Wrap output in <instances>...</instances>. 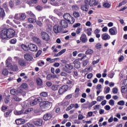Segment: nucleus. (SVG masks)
<instances>
[{
	"label": "nucleus",
	"mask_w": 127,
	"mask_h": 127,
	"mask_svg": "<svg viewBox=\"0 0 127 127\" xmlns=\"http://www.w3.org/2000/svg\"><path fill=\"white\" fill-rule=\"evenodd\" d=\"M12 61V59L10 57H8V59L6 61V67L8 68V70H11V71H14V72H16L18 71V67L17 65L15 64H14L11 65L10 62Z\"/></svg>",
	"instance_id": "obj_1"
},
{
	"label": "nucleus",
	"mask_w": 127,
	"mask_h": 127,
	"mask_svg": "<svg viewBox=\"0 0 127 127\" xmlns=\"http://www.w3.org/2000/svg\"><path fill=\"white\" fill-rule=\"evenodd\" d=\"M14 19L19 21H24L26 18V14L25 13H16L14 16Z\"/></svg>",
	"instance_id": "obj_2"
},
{
	"label": "nucleus",
	"mask_w": 127,
	"mask_h": 127,
	"mask_svg": "<svg viewBox=\"0 0 127 127\" xmlns=\"http://www.w3.org/2000/svg\"><path fill=\"white\" fill-rule=\"evenodd\" d=\"M63 17L65 20H66L68 22V23H70V24H73L74 22H75V19L74 17H72L70 14L66 13H65L63 15Z\"/></svg>",
	"instance_id": "obj_3"
},
{
	"label": "nucleus",
	"mask_w": 127,
	"mask_h": 127,
	"mask_svg": "<svg viewBox=\"0 0 127 127\" xmlns=\"http://www.w3.org/2000/svg\"><path fill=\"white\" fill-rule=\"evenodd\" d=\"M33 111V109L32 108H29L25 110L24 112H23V109H22L20 111H17L16 110L14 111V115L16 116H20V115H27L28 113H30V112H32Z\"/></svg>",
	"instance_id": "obj_4"
},
{
	"label": "nucleus",
	"mask_w": 127,
	"mask_h": 127,
	"mask_svg": "<svg viewBox=\"0 0 127 127\" xmlns=\"http://www.w3.org/2000/svg\"><path fill=\"white\" fill-rule=\"evenodd\" d=\"M0 39L2 40V41L7 39L6 29H3V30H0Z\"/></svg>",
	"instance_id": "obj_5"
},
{
	"label": "nucleus",
	"mask_w": 127,
	"mask_h": 127,
	"mask_svg": "<svg viewBox=\"0 0 127 127\" xmlns=\"http://www.w3.org/2000/svg\"><path fill=\"white\" fill-rule=\"evenodd\" d=\"M63 70L68 74H71V70H73V65L71 64H66L64 65V67L63 68Z\"/></svg>",
	"instance_id": "obj_6"
},
{
	"label": "nucleus",
	"mask_w": 127,
	"mask_h": 127,
	"mask_svg": "<svg viewBox=\"0 0 127 127\" xmlns=\"http://www.w3.org/2000/svg\"><path fill=\"white\" fill-rule=\"evenodd\" d=\"M6 32L7 38H12L15 35V31L12 29H6Z\"/></svg>",
	"instance_id": "obj_7"
},
{
	"label": "nucleus",
	"mask_w": 127,
	"mask_h": 127,
	"mask_svg": "<svg viewBox=\"0 0 127 127\" xmlns=\"http://www.w3.org/2000/svg\"><path fill=\"white\" fill-rule=\"evenodd\" d=\"M69 89V86L67 85L62 86L59 90L58 93L60 95H63L65 92H67Z\"/></svg>",
	"instance_id": "obj_8"
},
{
	"label": "nucleus",
	"mask_w": 127,
	"mask_h": 127,
	"mask_svg": "<svg viewBox=\"0 0 127 127\" xmlns=\"http://www.w3.org/2000/svg\"><path fill=\"white\" fill-rule=\"evenodd\" d=\"M41 36L42 39L45 40V41H48V40L50 39V37L49 36V35L46 32H41Z\"/></svg>",
	"instance_id": "obj_9"
},
{
	"label": "nucleus",
	"mask_w": 127,
	"mask_h": 127,
	"mask_svg": "<svg viewBox=\"0 0 127 127\" xmlns=\"http://www.w3.org/2000/svg\"><path fill=\"white\" fill-rule=\"evenodd\" d=\"M40 106L42 109H47V108L50 107V103L48 101H41Z\"/></svg>",
	"instance_id": "obj_10"
},
{
	"label": "nucleus",
	"mask_w": 127,
	"mask_h": 127,
	"mask_svg": "<svg viewBox=\"0 0 127 127\" xmlns=\"http://www.w3.org/2000/svg\"><path fill=\"white\" fill-rule=\"evenodd\" d=\"M53 30L55 33H60V32L62 31V27H61V26L55 25L54 26Z\"/></svg>",
	"instance_id": "obj_11"
},
{
	"label": "nucleus",
	"mask_w": 127,
	"mask_h": 127,
	"mask_svg": "<svg viewBox=\"0 0 127 127\" xmlns=\"http://www.w3.org/2000/svg\"><path fill=\"white\" fill-rule=\"evenodd\" d=\"M42 102V99L41 98H37L35 99L33 101H31L30 104L31 106H35V105H37L38 103Z\"/></svg>",
	"instance_id": "obj_12"
},
{
	"label": "nucleus",
	"mask_w": 127,
	"mask_h": 127,
	"mask_svg": "<svg viewBox=\"0 0 127 127\" xmlns=\"http://www.w3.org/2000/svg\"><path fill=\"white\" fill-rule=\"evenodd\" d=\"M30 51L36 52L37 51V46L33 44H30L28 46Z\"/></svg>",
	"instance_id": "obj_13"
},
{
	"label": "nucleus",
	"mask_w": 127,
	"mask_h": 127,
	"mask_svg": "<svg viewBox=\"0 0 127 127\" xmlns=\"http://www.w3.org/2000/svg\"><path fill=\"white\" fill-rule=\"evenodd\" d=\"M109 31L111 35H117V34L118 33V30L116 27H113L110 28Z\"/></svg>",
	"instance_id": "obj_14"
},
{
	"label": "nucleus",
	"mask_w": 127,
	"mask_h": 127,
	"mask_svg": "<svg viewBox=\"0 0 127 127\" xmlns=\"http://www.w3.org/2000/svg\"><path fill=\"white\" fill-rule=\"evenodd\" d=\"M80 40L82 42V43H86L88 41V38H87V35L85 34H81L80 38Z\"/></svg>",
	"instance_id": "obj_15"
},
{
	"label": "nucleus",
	"mask_w": 127,
	"mask_h": 127,
	"mask_svg": "<svg viewBox=\"0 0 127 127\" xmlns=\"http://www.w3.org/2000/svg\"><path fill=\"white\" fill-rule=\"evenodd\" d=\"M60 25L61 26V27L63 28H67V27H68V23H67L66 22V21L64 20H62L60 22Z\"/></svg>",
	"instance_id": "obj_16"
},
{
	"label": "nucleus",
	"mask_w": 127,
	"mask_h": 127,
	"mask_svg": "<svg viewBox=\"0 0 127 127\" xmlns=\"http://www.w3.org/2000/svg\"><path fill=\"white\" fill-rule=\"evenodd\" d=\"M73 64L76 69H79L80 67H81V63H80V61L78 59L74 61Z\"/></svg>",
	"instance_id": "obj_17"
},
{
	"label": "nucleus",
	"mask_w": 127,
	"mask_h": 127,
	"mask_svg": "<svg viewBox=\"0 0 127 127\" xmlns=\"http://www.w3.org/2000/svg\"><path fill=\"white\" fill-rule=\"evenodd\" d=\"M42 123L43 121L41 119H37L34 121V124L37 127H41V126H42Z\"/></svg>",
	"instance_id": "obj_18"
},
{
	"label": "nucleus",
	"mask_w": 127,
	"mask_h": 127,
	"mask_svg": "<svg viewBox=\"0 0 127 127\" xmlns=\"http://www.w3.org/2000/svg\"><path fill=\"white\" fill-rule=\"evenodd\" d=\"M15 122L17 125H23V124H25V120H24V119H16Z\"/></svg>",
	"instance_id": "obj_19"
},
{
	"label": "nucleus",
	"mask_w": 127,
	"mask_h": 127,
	"mask_svg": "<svg viewBox=\"0 0 127 127\" xmlns=\"http://www.w3.org/2000/svg\"><path fill=\"white\" fill-rule=\"evenodd\" d=\"M24 59L27 61H31V60L33 59V58L31 55L29 54H26L24 55Z\"/></svg>",
	"instance_id": "obj_20"
},
{
	"label": "nucleus",
	"mask_w": 127,
	"mask_h": 127,
	"mask_svg": "<svg viewBox=\"0 0 127 127\" xmlns=\"http://www.w3.org/2000/svg\"><path fill=\"white\" fill-rule=\"evenodd\" d=\"M51 118H52V115L50 113H47L44 116V121H48V120H50Z\"/></svg>",
	"instance_id": "obj_21"
},
{
	"label": "nucleus",
	"mask_w": 127,
	"mask_h": 127,
	"mask_svg": "<svg viewBox=\"0 0 127 127\" xmlns=\"http://www.w3.org/2000/svg\"><path fill=\"white\" fill-rule=\"evenodd\" d=\"M102 38L103 40H109V39H111V36L110 35L105 33L102 35Z\"/></svg>",
	"instance_id": "obj_22"
},
{
	"label": "nucleus",
	"mask_w": 127,
	"mask_h": 127,
	"mask_svg": "<svg viewBox=\"0 0 127 127\" xmlns=\"http://www.w3.org/2000/svg\"><path fill=\"white\" fill-rule=\"evenodd\" d=\"M18 64L22 67H25L26 66V62L24 60L21 59L18 61Z\"/></svg>",
	"instance_id": "obj_23"
},
{
	"label": "nucleus",
	"mask_w": 127,
	"mask_h": 127,
	"mask_svg": "<svg viewBox=\"0 0 127 127\" xmlns=\"http://www.w3.org/2000/svg\"><path fill=\"white\" fill-rule=\"evenodd\" d=\"M99 3L98 1H96V0H90L89 1V5L90 6H94L95 5H97Z\"/></svg>",
	"instance_id": "obj_24"
},
{
	"label": "nucleus",
	"mask_w": 127,
	"mask_h": 127,
	"mask_svg": "<svg viewBox=\"0 0 127 127\" xmlns=\"http://www.w3.org/2000/svg\"><path fill=\"white\" fill-rule=\"evenodd\" d=\"M33 41H34V42L36 43V44H38L39 45H40V43H41V41L40 40V39L37 37H33Z\"/></svg>",
	"instance_id": "obj_25"
},
{
	"label": "nucleus",
	"mask_w": 127,
	"mask_h": 127,
	"mask_svg": "<svg viewBox=\"0 0 127 127\" xmlns=\"http://www.w3.org/2000/svg\"><path fill=\"white\" fill-rule=\"evenodd\" d=\"M12 100H14L15 102H20V101H21L22 99L18 97V95L16 94L13 96Z\"/></svg>",
	"instance_id": "obj_26"
},
{
	"label": "nucleus",
	"mask_w": 127,
	"mask_h": 127,
	"mask_svg": "<svg viewBox=\"0 0 127 127\" xmlns=\"http://www.w3.org/2000/svg\"><path fill=\"white\" fill-rule=\"evenodd\" d=\"M65 52H66V49H64L62 50L60 52H59L57 55H56V56L57 57L61 56V55H62V54H64V53Z\"/></svg>",
	"instance_id": "obj_27"
},
{
	"label": "nucleus",
	"mask_w": 127,
	"mask_h": 127,
	"mask_svg": "<svg viewBox=\"0 0 127 127\" xmlns=\"http://www.w3.org/2000/svg\"><path fill=\"white\" fill-rule=\"evenodd\" d=\"M5 15L4 10L2 8L0 7V17H4Z\"/></svg>",
	"instance_id": "obj_28"
},
{
	"label": "nucleus",
	"mask_w": 127,
	"mask_h": 127,
	"mask_svg": "<svg viewBox=\"0 0 127 127\" xmlns=\"http://www.w3.org/2000/svg\"><path fill=\"white\" fill-rule=\"evenodd\" d=\"M69 104H70V102H69L68 101L64 100L62 102L61 105H62V106H63V107H67V106H68V105H69Z\"/></svg>",
	"instance_id": "obj_29"
},
{
	"label": "nucleus",
	"mask_w": 127,
	"mask_h": 127,
	"mask_svg": "<svg viewBox=\"0 0 127 127\" xmlns=\"http://www.w3.org/2000/svg\"><path fill=\"white\" fill-rule=\"evenodd\" d=\"M81 9L82 10H83V11H88L89 10V8H88V6L86 5H82L81 6Z\"/></svg>",
	"instance_id": "obj_30"
},
{
	"label": "nucleus",
	"mask_w": 127,
	"mask_h": 127,
	"mask_svg": "<svg viewBox=\"0 0 127 127\" xmlns=\"http://www.w3.org/2000/svg\"><path fill=\"white\" fill-rule=\"evenodd\" d=\"M2 74L3 76H7L8 75V70L6 68H4L2 71Z\"/></svg>",
	"instance_id": "obj_31"
},
{
	"label": "nucleus",
	"mask_w": 127,
	"mask_h": 127,
	"mask_svg": "<svg viewBox=\"0 0 127 127\" xmlns=\"http://www.w3.org/2000/svg\"><path fill=\"white\" fill-rule=\"evenodd\" d=\"M57 59H51V58H48L46 60L47 62H50V63H54L55 62V60H57Z\"/></svg>",
	"instance_id": "obj_32"
},
{
	"label": "nucleus",
	"mask_w": 127,
	"mask_h": 127,
	"mask_svg": "<svg viewBox=\"0 0 127 127\" xmlns=\"http://www.w3.org/2000/svg\"><path fill=\"white\" fill-rule=\"evenodd\" d=\"M28 21L30 23H35V22H36V19L32 18H29L28 19Z\"/></svg>",
	"instance_id": "obj_33"
},
{
	"label": "nucleus",
	"mask_w": 127,
	"mask_h": 127,
	"mask_svg": "<svg viewBox=\"0 0 127 127\" xmlns=\"http://www.w3.org/2000/svg\"><path fill=\"white\" fill-rule=\"evenodd\" d=\"M21 47L22 49H23L24 51H28V47L27 46L24 44H22L21 45Z\"/></svg>",
	"instance_id": "obj_34"
},
{
	"label": "nucleus",
	"mask_w": 127,
	"mask_h": 127,
	"mask_svg": "<svg viewBox=\"0 0 127 127\" xmlns=\"http://www.w3.org/2000/svg\"><path fill=\"white\" fill-rule=\"evenodd\" d=\"M10 94H11V95H13V96H15L17 95V91L15 89H11L10 90Z\"/></svg>",
	"instance_id": "obj_35"
},
{
	"label": "nucleus",
	"mask_w": 127,
	"mask_h": 127,
	"mask_svg": "<svg viewBox=\"0 0 127 127\" xmlns=\"http://www.w3.org/2000/svg\"><path fill=\"white\" fill-rule=\"evenodd\" d=\"M59 87V85H53L52 86V90H53V91H57V90H58Z\"/></svg>",
	"instance_id": "obj_36"
},
{
	"label": "nucleus",
	"mask_w": 127,
	"mask_h": 127,
	"mask_svg": "<svg viewBox=\"0 0 127 127\" xmlns=\"http://www.w3.org/2000/svg\"><path fill=\"white\" fill-rule=\"evenodd\" d=\"M26 13L31 17H35V15H34V14L31 12V11H27Z\"/></svg>",
	"instance_id": "obj_37"
},
{
	"label": "nucleus",
	"mask_w": 127,
	"mask_h": 127,
	"mask_svg": "<svg viewBox=\"0 0 127 127\" xmlns=\"http://www.w3.org/2000/svg\"><path fill=\"white\" fill-rule=\"evenodd\" d=\"M42 21L44 20V22L46 23V24H48V23L49 22V20H48V19H46V16L42 17Z\"/></svg>",
	"instance_id": "obj_38"
},
{
	"label": "nucleus",
	"mask_w": 127,
	"mask_h": 127,
	"mask_svg": "<svg viewBox=\"0 0 127 127\" xmlns=\"http://www.w3.org/2000/svg\"><path fill=\"white\" fill-rule=\"evenodd\" d=\"M121 91H122V92L123 94H125V93H126V92H127V86H122V89H121Z\"/></svg>",
	"instance_id": "obj_39"
},
{
	"label": "nucleus",
	"mask_w": 127,
	"mask_h": 127,
	"mask_svg": "<svg viewBox=\"0 0 127 127\" xmlns=\"http://www.w3.org/2000/svg\"><path fill=\"white\" fill-rule=\"evenodd\" d=\"M100 108H101V106L100 105H96L93 107L94 111H99V110H100Z\"/></svg>",
	"instance_id": "obj_40"
},
{
	"label": "nucleus",
	"mask_w": 127,
	"mask_h": 127,
	"mask_svg": "<svg viewBox=\"0 0 127 127\" xmlns=\"http://www.w3.org/2000/svg\"><path fill=\"white\" fill-rule=\"evenodd\" d=\"M37 83L39 86L42 85V79L40 78L37 79Z\"/></svg>",
	"instance_id": "obj_41"
},
{
	"label": "nucleus",
	"mask_w": 127,
	"mask_h": 127,
	"mask_svg": "<svg viewBox=\"0 0 127 127\" xmlns=\"http://www.w3.org/2000/svg\"><path fill=\"white\" fill-rule=\"evenodd\" d=\"M104 97L103 96H99L97 98V102H101L102 100H104Z\"/></svg>",
	"instance_id": "obj_42"
},
{
	"label": "nucleus",
	"mask_w": 127,
	"mask_h": 127,
	"mask_svg": "<svg viewBox=\"0 0 127 127\" xmlns=\"http://www.w3.org/2000/svg\"><path fill=\"white\" fill-rule=\"evenodd\" d=\"M103 6L106 7V8H110V7H111V4H109L108 2H105L103 4Z\"/></svg>",
	"instance_id": "obj_43"
},
{
	"label": "nucleus",
	"mask_w": 127,
	"mask_h": 127,
	"mask_svg": "<svg viewBox=\"0 0 127 127\" xmlns=\"http://www.w3.org/2000/svg\"><path fill=\"white\" fill-rule=\"evenodd\" d=\"M93 50L88 49L86 51L85 54L87 55H91V54H93Z\"/></svg>",
	"instance_id": "obj_44"
},
{
	"label": "nucleus",
	"mask_w": 127,
	"mask_h": 127,
	"mask_svg": "<svg viewBox=\"0 0 127 127\" xmlns=\"http://www.w3.org/2000/svg\"><path fill=\"white\" fill-rule=\"evenodd\" d=\"M87 34L88 35V36H90V35H92V28H89L87 29Z\"/></svg>",
	"instance_id": "obj_45"
},
{
	"label": "nucleus",
	"mask_w": 127,
	"mask_h": 127,
	"mask_svg": "<svg viewBox=\"0 0 127 127\" xmlns=\"http://www.w3.org/2000/svg\"><path fill=\"white\" fill-rule=\"evenodd\" d=\"M125 101L124 100L120 101L117 103V104L119 105V106H125Z\"/></svg>",
	"instance_id": "obj_46"
},
{
	"label": "nucleus",
	"mask_w": 127,
	"mask_h": 127,
	"mask_svg": "<svg viewBox=\"0 0 127 127\" xmlns=\"http://www.w3.org/2000/svg\"><path fill=\"white\" fill-rule=\"evenodd\" d=\"M73 77L75 79H78V71H77V70L73 71Z\"/></svg>",
	"instance_id": "obj_47"
},
{
	"label": "nucleus",
	"mask_w": 127,
	"mask_h": 127,
	"mask_svg": "<svg viewBox=\"0 0 127 127\" xmlns=\"http://www.w3.org/2000/svg\"><path fill=\"white\" fill-rule=\"evenodd\" d=\"M74 108V104H70L67 108L66 111H70V110H71V109H73Z\"/></svg>",
	"instance_id": "obj_48"
},
{
	"label": "nucleus",
	"mask_w": 127,
	"mask_h": 127,
	"mask_svg": "<svg viewBox=\"0 0 127 127\" xmlns=\"http://www.w3.org/2000/svg\"><path fill=\"white\" fill-rule=\"evenodd\" d=\"M88 63H89V61L88 60H85L83 61L82 63L83 66L85 67V66H86V65L88 64Z\"/></svg>",
	"instance_id": "obj_49"
},
{
	"label": "nucleus",
	"mask_w": 127,
	"mask_h": 127,
	"mask_svg": "<svg viewBox=\"0 0 127 127\" xmlns=\"http://www.w3.org/2000/svg\"><path fill=\"white\" fill-rule=\"evenodd\" d=\"M78 119L79 121L83 120V119H85V116H83L82 114H79L78 116Z\"/></svg>",
	"instance_id": "obj_50"
},
{
	"label": "nucleus",
	"mask_w": 127,
	"mask_h": 127,
	"mask_svg": "<svg viewBox=\"0 0 127 127\" xmlns=\"http://www.w3.org/2000/svg\"><path fill=\"white\" fill-rule=\"evenodd\" d=\"M40 96H42V97H47V96H48V94L46 92H43L40 93Z\"/></svg>",
	"instance_id": "obj_51"
},
{
	"label": "nucleus",
	"mask_w": 127,
	"mask_h": 127,
	"mask_svg": "<svg viewBox=\"0 0 127 127\" xmlns=\"http://www.w3.org/2000/svg\"><path fill=\"white\" fill-rule=\"evenodd\" d=\"M73 16H74V17L77 18L79 17V16H80V14L78 12H74L73 13Z\"/></svg>",
	"instance_id": "obj_52"
},
{
	"label": "nucleus",
	"mask_w": 127,
	"mask_h": 127,
	"mask_svg": "<svg viewBox=\"0 0 127 127\" xmlns=\"http://www.w3.org/2000/svg\"><path fill=\"white\" fill-rule=\"evenodd\" d=\"M84 105H86V106H88V109H90V108H92L93 107V105H92V103H91L89 102H87Z\"/></svg>",
	"instance_id": "obj_53"
},
{
	"label": "nucleus",
	"mask_w": 127,
	"mask_h": 127,
	"mask_svg": "<svg viewBox=\"0 0 127 127\" xmlns=\"http://www.w3.org/2000/svg\"><path fill=\"white\" fill-rule=\"evenodd\" d=\"M28 85L26 83H23L21 86V88L23 89H27Z\"/></svg>",
	"instance_id": "obj_54"
},
{
	"label": "nucleus",
	"mask_w": 127,
	"mask_h": 127,
	"mask_svg": "<svg viewBox=\"0 0 127 127\" xmlns=\"http://www.w3.org/2000/svg\"><path fill=\"white\" fill-rule=\"evenodd\" d=\"M109 105H110V106H115V101L113 99H111L109 101Z\"/></svg>",
	"instance_id": "obj_55"
},
{
	"label": "nucleus",
	"mask_w": 127,
	"mask_h": 127,
	"mask_svg": "<svg viewBox=\"0 0 127 127\" xmlns=\"http://www.w3.org/2000/svg\"><path fill=\"white\" fill-rule=\"evenodd\" d=\"M36 8L37 10H42V9H43V7H42V6H40V5H38L36 7Z\"/></svg>",
	"instance_id": "obj_56"
},
{
	"label": "nucleus",
	"mask_w": 127,
	"mask_h": 127,
	"mask_svg": "<svg viewBox=\"0 0 127 127\" xmlns=\"http://www.w3.org/2000/svg\"><path fill=\"white\" fill-rule=\"evenodd\" d=\"M95 47L97 49H100V48H102V45L100 43H98L96 45Z\"/></svg>",
	"instance_id": "obj_57"
},
{
	"label": "nucleus",
	"mask_w": 127,
	"mask_h": 127,
	"mask_svg": "<svg viewBox=\"0 0 127 127\" xmlns=\"http://www.w3.org/2000/svg\"><path fill=\"white\" fill-rule=\"evenodd\" d=\"M41 53H42V51L41 50L38 51L36 54V57H39V56H40Z\"/></svg>",
	"instance_id": "obj_58"
},
{
	"label": "nucleus",
	"mask_w": 127,
	"mask_h": 127,
	"mask_svg": "<svg viewBox=\"0 0 127 127\" xmlns=\"http://www.w3.org/2000/svg\"><path fill=\"white\" fill-rule=\"evenodd\" d=\"M61 75L63 76L64 77H67V76H68V73L65 72H62L61 73Z\"/></svg>",
	"instance_id": "obj_59"
},
{
	"label": "nucleus",
	"mask_w": 127,
	"mask_h": 127,
	"mask_svg": "<svg viewBox=\"0 0 127 127\" xmlns=\"http://www.w3.org/2000/svg\"><path fill=\"white\" fill-rule=\"evenodd\" d=\"M112 92H113V94H117L118 93V88H114L112 89Z\"/></svg>",
	"instance_id": "obj_60"
},
{
	"label": "nucleus",
	"mask_w": 127,
	"mask_h": 127,
	"mask_svg": "<svg viewBox=\"0 0 127 127\" xmlns=\"http://www.w3.org/2000/svg\"><path fill=\"white\" fill-rule=\"evenodd\" d=\"M114 75H115V73L114 72H111L108 74V77H109V78H111L112 79V78H114Z\"/></svg>",
	"instance_id": "obj_61"
},
{
	"label": "nucleus",
	"mask_w": 127,
	"mask_h": 127,
	"mask_svg": "<svg viewBox=\"0 0 127 127\" xmlns=\"http://www.w3.org/2000/svg\"><path fill=\"white\" fill-rule=\"evenodd\" d=\"M17 93H19V94H23L24 93V91L21 89H19L17 91Z\"/></svg>",
	"instance_id": "obj_62"
},
{
	"label": "nucleus",
	"mask_w": 127,
	"mask_h": 127,
	"mask_svg": "<svg viewBox=\"0 0 127 127\" xmlns=\"http://www.w3.org/2000/svg\"><path fill=\"white\" fill-rule=\"evenodd\" d=\"M87 79H92L93 78V73H89L87 75Z\"/></svg>",
	"instance_id": "obj_63"
},
{
	"label": "nucleus",
	"mask_w": 127,
	"mask_h": 127,
	"mask_svg": "<svg viewBox=\"0 0 127 127\" xmlns=\"http://www.w3.org/2000/svg\"><path fill=\"white\" fill-rule=\"evenodd\" d=\"M33 127V126H31V125H30V124H28L27 125H25L24 126H22V127Z\"/></svg>",
	"instance_id": "obj_64"
}]
</instances>
